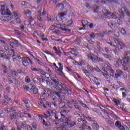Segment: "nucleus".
<instances>
[{
    "mask_svg": "<svg viewBox=\"0 0 130 130\" xmlns=\"http://www.w3.org/2000/svg\"><path fill=\"white\" fill-rule=\"evenodd\" d=\"M57 90H59V93L57 92L53 91V95L57 96V97H61V95L60 94H67L68 93V90L69 89V87H66V85H58L57 86H56Z\"/></svg>",
    "mask_w": 130,
    "mask_h": 130,
    "instance_id": "obj_1",
    "label": "nucleus"
},
{
    "mask_svg": "<svg viewBox=\"0 0 130 130\" xmlns=\"http://www.w3.org/2000/svg\"><path fill=\"white\" fill-rule=\"evenodd\" d=\"M6 41H7V43L10 44V46L14 48V47H17L18 46V41L16 40V39H12V38L9 37V39H6ZM21 47H23L24 48H26L27 47L26 44H19Z\"/></svg>",
    "mask_w": 130,
    "mask_h": 130,
    "instance_id": "obj_2",
    "label": "nucleus"
},
{
    "mask_svg": "<svg viewBox=\"0 0 130 130\" xmlns=\"http://www.w3.org/2000/svg\"><path fill=\"white\" fill-rule=\"evenodd\" d=\"M42 53L44 54L47 60H50V59H52L53 56L52 53H50V52L43 51Z\"/></svg>",
    "mask_w": 130,
    "mask_h": 130,
    "instance_id": "obj_3",
    "label": "nucleus"
},
{
    "mask_svg": "<svg viewBox=\"0 0 130 130\" xmlns=\"http://www.w3.org/2000/svg\"><path fill=\"white\" fill-rule=\"evenodd\" d=\"M40 81L41 83L44 86H49L50 85V82H49L48 80H47L45 78L42 77L40 79Z\"/></svg>",
    "mask_w": 130,
    "mask_h": 130,
    "instance_id": "obj_4",
    "label": "nucleus"
},
{
    "mask_svg": "<svg viewBox=\"0 0 130 130\" xmlns=\"http://www.w3.org/2000/svg\"><path fill=\"white\" fill-rule=\"evenodd\" d=\"M67 52H64V53L65 54V55H69V54H70V53H71V54H73V55H75V57H77V54H76V49L75 48H72V49H69L68 50H67Z\"/></svg>",
    "mask_w": 130,
    "mask_h": 130,
    "instance_id": "obj_5",
    "label": "nucleus"
},
{
    "mask_svg": "<svg viewBox=\"0 0 130 130\" xmlns=\"http://www.w3.org/2000/svg\"><path fill=\"white\" fill-rule=\"evenodd\" d=\"M17 12H13L11 15H9L8 16L5 17L4 21H11L12 19H13V17H14V16H17Z\"/></svg>",
    "mask_w": 130,
    "mask_h": 130,
    "instance_id": "obj_6",
    "label": "nucleus"
},
{
    "mask_svg": "<svg viewBox=\"0 0 130 130\" xmlns=\"http://www.w3.org/2000/svg\"><path fill=\"white\" fill-rule=\"evenodd\" d=\"M30 62H31V59H30L29 57H25L23 58L22 63L24 67H28Z\"/></svg>",
    "mask_w": 130,
    "mask_h": 130,
    "instance_id": "obj_7",
    "label": "nucleus"
},
{
    "mask_svg": "<svg viewBox=\"0 0 130 130\" xmlns=\"http://www.w3.org/2000/svg\"><path fill=\"white\" fill-rule=\"evenodd\" d=\"M97 56H95L92 54L91 53L87 55V57L88 59H91L93 62H96L97 61V58L96 57Z\"/></svg>",
    "mask_w": 130,
    "mask_h": 130,
    "instance_id": "obj_8",
    "label": "nucleus"
},
{
    "mask_svg": "<svg viewBox=\"0 0 130 130\" xmlns=\"http://www.w3.org/2000/svg\"><path fill=\"white\" fill-rule=\"evenodd\" d=\"M1 14L3 15V16H8V15H10V12L9 9L4 7L2 11Z\"/></svg>",
    "mask_w": 130,
    "mask_h": 130,
    "instance_id": "obj_9",
    "label": "nucleus"
},
{
    "mask_svg": "<svg viewBox=\"0 0 130 130\" xmlns=\"http://www.w3.org/2000/svg\"><path fill=\"white\" fill-rule=\"evenodd\" d=\"M119 15L118 17L119 18V20H123L124 19V12L122 11V10L120 9L119 10Z\"/></svg>",
    "mask_w": 130,
    "mask_h": 130,
    "instance_id": "obj_10",
    "label": "nucleus"
},
{
    "mask_svg": "<svg viewBox=\"0 0 130 130\" xmlns=\"http://www.w3.org/2000/svg\"><path fill=\"white\" fill-rule=\"evenodd\" d=\"M29 86L31 87L30 90H32L34 94H38V88L36 87H34V85H33L32 84H29Z\"/></svg>",
    "mask_w": 130,
    "mask_h": 130,
    "instance_id": "obj_11",
    "label": "nucleus"
},
{
    "mask_svg": "<svg viewBox=\"0 0 130 130\" xmlns=\"http://www.w3.org/2000/svg\"><path fill=\"white\" fill-rule=\"evenodd\" d=\"M9 82L11 84H15V85H18V81L16 80V78H11L9 79Z\"/></svg>",
    "mask_w": 130,
    "mask_h": 130,
    "instance_id": "obj_12",
    "label": "nucleus"
},
{
    "mask_svg": "<svg viewBox=\"0 0 130 130\" xmlns=\"http://www.w3.org/2000/svg\"><path fill=\"white\" fill-rule=\"evenodd\" d=\"M60 28L62 31H64L65 32H71V29H68L66 28V26L63 24L60 25Z\"/></svg>",
    "mask_w": 130,
    "mask_h": 130,
    "instance_id": "obj_13",
    "label": "nucleus"
},
{
    "mask_svg": "<svg viewBox=\"0 0 130 130\" xmlns=\"http://www.w3.org/2000/svg\"><path fill=\"white\" fill-rule=\"evenodd\" d=\"M90 80H92L96 86H99L100 85V83L98 82V79H97L96 77L92 76L90 78Z\"/></svg>",
    "mask_w": 130,
    "mask_h": 130,
    "instance_id": "obj_14",
    "label": "nucleus"
},
{
    "mask_svg": "<svg viewBox=\"0 0 130 130\" xmlns=\"http://www.w3.org/2000/svg\"><path fill=\"white\" fill-rule=\"evenodd\" d=\"M66 102H65L66 105H72V104H74V103H75V100H73L71 99L69 101L66 100Z\"/></svg>",
    "mask_w": 130,
    "mask_h": 130,
    "instance_id": "obj_15",
    "label": "nucleus"
},
{
    "mask_svg": "<svg viewBox=\"0 0 130 130\" xmlns=\"http://www.w3.org/2000/svg\"><path fill=\"white\" fill-rule=\"evenodd\" d=\"M82 24L84 28H85V27H88V24H89V22H88V20L84 19L82 20Z\"/></svg>",
    "mask_w": 130,
    "mask_h": 130,
    "instance_id": "obj_16",
    "label": "nucleus"
},
{
    "mask_svg": "<svg viewBox=\"0 0 130 130\" xmlns=\"http://www.w3.org/2000/svg\"><path fill=\"white\" fill-rule=\"evenodd\" d=\"M17 116H18V113H17V112H15L14 114H11L9 116V118L11 119V120H12V119H14V118H16Z\"/></svg>",
    "mask_w": 130,
    "mask_h": 130,
    "instance_id": "obj_17",
    "label": "nucleus"
},
{
    "mask_svg": "<svg viewBox=\"0 0 130 130\" xmlns=\"http://www.w3.org/2000/svg\"><path fill=\"white\" fill-rule=\"evenodd\" d=\"M53 49L58 56H61V52L60 51V49H59V50L58 51L57 48H56V47H54Z\"/></svg>",
    "mask_w": 130,
    "mask_h": 130,
    "instance_id": "obj_18",
    "label": "nucleus"
},
{
    "mask_svg": "<svg viewBox=\"0 0 130 130\" xmlns=\"http://www.w3.org/2000/svg\"><path fill=\"white\" fill-rule=\"evenodd\" d=\"M56 19L58 23H59V24H61V23H63V20L62 19V17H61L60 16H58V15H57L56 17Z\"/></svg>",
    "mask_w": 130,
    "mask_h": 130,
    "instance_id": "obj_19",
    "label": "nucleus"
},
{
    "mask_svg": "<svg viewBox=\"0 0 130 130\" xmlns=\"http://www.w3.org/2000/svg\"><path fill=\"white\" fill-rule=\"evenodd\" d=\"M74 105V107L76 108V109H78V110H81V108H80V106H79V104L78 103V102L77 101H75L74 103L73 104Z\"/></svg>",
    "mask_w": 130,
    "mask_h": 130,
    "instance_id": "obj_20",
    "label": "nucleus"
},
{
    "mask_svg": "<svg viewBox=\"0 0 130 130\" xmlns=\"http://www.w3.org/2000/svg\"><path fill=\"white\" fill-rule=\"evenodd\" d=\"M50 113L55 116V118L56 119H58V116H57V113H56V111L53 110L52 111L50 110Z\"/></svg>",
    "mask_w": 130,
    "mask_h": 130,
    "instance_id": "obj_21",
    "label": "nucleus"
},
{
    "mask_svg": "<svg viewBox=\"0 0 130 130\" xmlns=\"http://www.w3.org/2000/svg\"><path fill=\"white\" fill-rule=\"evenodd\" d=\"M38 13L41 16H44V15L46 14V11H45V10H44L43 9H41L38 11Z\"/></svg>",
    "mask_w": 130,
    "mask_h": 130,
    "instance_id": "obj_22",
    "label": "nucleus"
},
{
    "mask_svg": "<svg viewBox=\"0 0 130 130\" xmlns=\"http://www.w3.org/2000/svg\"><path fill=\"white\" fill-rule=\"evenodd\" d=\"M122 75V72L120 70H117L115 73L116 78H118V77H120Z\"/></svg>",
    "mask_w": 130,
    "mask_h": 130,
    "instance_id": "obj_23",
    "label": "nucleus"
},
{
    "mask_svg": "<svg viewBox=\"0 0 130 130\" xmlns=\"http://www.w3.org/2000/svg\"><path fill=\"white\" fill-rule=\"evenodd\" d=\"M22 102L24 103L25 107L27 108L30 107V104H29V101L27 100H22Z\"/></svg>",
    "mask_w": 130,
    "mask_h": 130,
    "instance_id": "obj_24",
    "label": "nucleus"
},
{
    "mask_svg": "<svg viewBox=\"0 0 130 130\" xmlns=\"http://www.w3.org/2000/svg\"><path fill=\"white\" fill-rule=\"evenodd\" d=\"M50 113H51L50 110H49V111L46 112L44 114V117H45V118H48V117H50V116L51 115Z\"/></svg>",
    "mask_w": 130,
    "mask_h": 130,
    "instance_id": "obj_25",
    "label": "nucleus"
},
{
    "mask_svg": "<svg viewBox=\"0 0 130 130\" xmlns=\"http://www.w3.org/2000/svg\"><path fill=\"white\" fill-rule=\"evenodd\" d=\"M56 72L59 76H63L64 75L63 72H62V69H57Z\"/></svg>",
    "mask_w": 130,
    "mask_h": 130,
    "instance_id": "obj_26",
    "label": "nucleus"
},
{
    "mask_svg": "<svg viewBox=\"0 0 130 130\" xmlns=\"http://www.w3.org/2000/svg\"><path fill=\"white\" fill-rule=\"evenodd\" d=\"M73 62L74 63V64H75L76 66H82L83 63H84V61H83V60H81V61L80 62H78L76 60H73Z\"/></svg>",
    "mask_w": 130,
    "mask_h": 130,
    "instance_id": "obj_27",
    "label": "nucleus"
},
{
    "mask_svg": "<svg viewBox=\"0 0 130 130\" xmlns=\"http://www.w3.org/2000/svg\"><path fill=\"white\" fill-rule=\"evenodd\" d=\"M66 16H67V13L66 12L60 13L58 14V16L60 17L62 19H63Z\"/></svg>",
    "mask_w": 130,
    "mask_h": 130,
    "instance_id": "obj_28",
    "label": "nucleus"
},
{
    "mask_svg": "<svg viewBox=\"0 0 130 130\" xmlns=\"http://www.w3.org/2000/svg\"><path fill=\"white\" fill-rule=\"evenodd\" d=\"M56 8L59 9V10H63V8H64V5H63V4H58L56 6Z\"/></svg>",
    "mask_w": 130,
    "mask_h": 130,
    "instance_id": "obj_29",
    "label": "nucleus"
},
{
    "mask_svg": "<svg viewBox=\"0 0 130 130\" xmlns=\"http://www.w3.org/2000/svg\"><path fill=\"white\" fill-rule=\"evenodd\" d=\"M8 55H10V56H14V55L15 54V52H14V50H9L8 51Z\"/></svg>",
    "mask_w": 130,
    "mask_h": 130,
    "instance_id": "obj_30",
    "label": "nucleus"
},
{
    "mask_svg": "<svg viewBox=\"0 0 130 130\" xmlns=\"http://www.w3.org/2000/svg\"><path fill=\"white\" fill-rule=\"evenodd\" d=\"M17 15H15V20L16 22V23H20L21 22V19L19 18L18 17V12H17Z\"/></svg>",
    "mask_w": 130,
    "mask_h": 130,
    "instance_id": "obj_31",
    "label": "nucleus"
},
{
    "mask_svg": "<svg viewBox=\"0 0 130 130\" xmlns=\"http://www.w3.org/2000/svg\"><path fill=\"white\" fill-rule=\"evenodd\" d=\"M108 72L110 76H111L112 77H113L114 76V72L113 71V70H112V68H110Z\"/></svg>",
    "mask_w": 130,
    "mask_h": 130,
    "instance_id": "obj_32",
    "label": "nucleus"
},
{
    "mask_svg": "<svg viewBox=\"0 0 130 130\" xmlns=\"http://www.w3.org/2000/svg\"><path fill=\"white\" fill-rule=\"evenodd\" d=\"M92 127H93V128H97V127H99V125L97 124V122H96V121H92Z\"/></svg>",
    "mask_w": 130,
    "mask_h": 130,
    "instance_id": "obj_33",
    "label": "nucleus"
},
{
    "mask_svg": "<svg viewBox=\"0 0 130 130\" xmlns=\"http://www.w3.org/2000/svg\"><path fill=\"white\" fill-rule=\"evenodd\" d=\"M111 17L112 19H117V15H116V12H114L112 14H111Z\"/></svg>",
    "mask_w": 130,
    "mask_h": 130,
    "instance_id": "obj_34",
    "label": "nucleus"
},
{
    "mask_svg": "<svg viewBox=\"0 0 130 130\" xmlns=\"http://www.w3.org/2000/svg\"><path fill=\"white\" fill-rule=\"evenodd\" d=\"M105 35V32H103V33L98 32V33H96V36L98 37H104Z\"/></svg>",
    "mask_w": 130,
    "mask_h": 130,
    "instance_id": "obj_35",
    "label": "nucleus"
},
{
    "mask_svg": "<svg viewBox=\"0 0 130 130\" xmlns=\"http://www.w3.org/2000/svg\"><path fill=\"white\" fill-rule=\"evenodd\" d=\"M113 102L116 104V105H119L120 104V102L119 101L117 100V99H114L113 100Z\"/></svg>",
    "mask_w": 130,
    "mask_h": 130,
    "instance_id": "obj_36",
    "label": "nucleus"
},
{
    "mask_svg": "<svg viewBox=\"0 0 130 130\" xmlns=\"http://www.w3.org/2000/svg\"><path fill=\"white\" fill-rule=\"evenodd\" d=\"M57 24H56V23H55L53 25H52L50 27V30H54V29H56V28H57Z\"/></svg>",
    "mask_w": 130,
    "mask_h": 130,
    "instance_id": "obj_37",
    "label": "nucleus"
},
{
    "mask_svg": "<svg viewBox=\"0 0 130 130\" xmlns=\"http://www.w3.org/2000/svg\"><path fill=\"white\" fill-rule=\"evenodd\" d=\"M103 12L104 13V14H105V15H106V16H109V15H111V13L108 12V11H107L105 9L103 10Z\"/></svg>",
    "mask_w": 130,
    "mask_h": 130,
    "instance_id": "obj_38",
    "label": "nucleus"
},
{
    "mask_svg": "<svg viewBox=\"0 0 130 130\" xmlns=\"http://www.w3.org/2000/svg\"><path fill=\"white\" fill-rule=\"evenodd\" d=\"M123 9H124V12L126 13L127 16H128V17H129V18H130V13L129 12H128V10H127V9H125V7L124 6V7H123Z\"/></svg>",
    "mask_w": 130,
    "mask_h": 130,
    "instance_id": "obj_39",
    "label": "nucleus"
},
{
    "mask_svg": "<svg viewBox=\"0 0 130 130\" xmlns=\"http://www.w3.org/2000/svg\"><path fill=\"white\" fill-rule=\"evenodd\" d=\"M51 80L52 81L53 84H54L55 85H57L58 84V81H57V79H55L54 78H51Z\"/></svg>",
    "mask_w": 130,
    "mask_h": 130,
    "instance_id": "obj_40",
    "label": "nucleus"
},
{
    "mask_svg": "<svg viewBox=\"0 0 130 130\" xmlns=\"http://www.w3.org/2000/svg\"><path fill=\"white\" fill-rule=\"evenodd\" d=\"M47 20L48 22H49V21H50L51 22H53V17L50 16L49 15H48Z\"/></svg>",
    "mask_w": 130,
    "mask_h": 130,
    "instance_id": "obj_41",
    "label": "nucleus"
},
{
    "mask_svg": "<svg viewBox=\"0 0 130 130\" xmlns=\"http://www.w3.org/2000/svg\"><path fill=\"white\" fill-rule=\"evenodd\" d=\"M44 69L46 71V72L48 73V74H51V70H50V69H49V68L47 67H44Z\"/></svg>",
    "mask_w": 130,
    "mask_h": 130,
    "instance_id": "obj_42",
    "label": "nucleus"
},
{
    "mask_svg": "<svg viewBox=\"0 0 130 130\" xmlns=\"http://www.w3.org/2000/svg\"><path fill=\"white\" fill-rule=\"evenodd\" d=\"M31 11L27 10L23 12L24 15H31Z\"/></svg>",
    "mask_w": 130,
    "mask_h": 130,
    "instance_id": "obj_43",
    "label": "nucleus"
},
{
    "mask_svg": "<svg viewBox=\"0 0 130 130\" xmlns=\"http://www.w3.org/2000/svg\"><path fill=\"white\" fill-rule=\"evenodd\" d=\"M56 68L58 70H62V65H61V63H58Z\"/></svg>",
    "mask_w": 130,
    "mask_h": 130,
    "instance_id": "obj_44",
    "label": "nucleus"
},
{
    "mask_svg": "<svg viewBox=\"0 0 130 130\" xmlns=\"http://www.w3.org/2000/svg\"><path fill=\"white\" fill-rule=\"evenodd\" d=\"M119 62H122V60H120L119 59H118V61H117L116 63V67L117 68H119Z\"/></svg>",
    "mask_w": 130,
    "mask_h": 130,
    "instance_id": "obj_45",
    "label": "nucleus"
},
{
    "mask_svg": "<svg viewBox=\"0 0 130 130\" xmlns=\"http://www.w3.org/2000/svg\"><path fill=\"white\" fill-rule=\"evenodd\" d=\"M104 57H105V58H111V56L108 54H103Z\"/></svg>",
    "mask_w": 130,
    "mask_h": 130,
    "instance_id": "obj_46",
    "label": "nucleus"
},
{
    "mask_svg": "<svg viewBox=\"0 0 130 130\" xmlns=\"http://www.w3.org/2000/svg\"><path fill=\"white\" fill-rule=\"evenodd\" d=\"M82 41V38H77L76 43L77 44H79V43H81V42Z\"/></svg>",
    "mask_w": 130,
    "mask_h": 130,
    "instance_id": "obj_47",
    "label": "nucleus"
},
{
    "mask_svg": "<svg viewBox=\"0 0 130 130\" xmlns=\"http://www.w3.org/2000/svg\"><path fill=\"white\" fill-rule=\"evenodd\" d=\"M115 125L117 127H119L121 125V124L120 123V121H117L115 123Z\"/></svg>",
    "mask_w": 130,
    "mask_h": 130,
    "instance_id": "obj_48",
    "label": "nucleus"
},
{
    "mask_svg": "<svg viewBox=\"0 0 130 130\" xmlns=\"http://www.w3.org/2000/svg\"><path fill=\"white\" fill-rule=\"evenodd\" d=\"M108 25L111 28V29H113L114 28V25L112 24V22H109L108 23Z\"/></svg>",
    "mask_w": 130,
    "mask_h": 130,
    "instance_id": "obj_49",
    "label": "nucleus"
},
{
    "mask_svg": "<svg viewBox=\"0 0 130 130\" xmlns=\"http://www.w3.org/2000/svg\"><path fill=\"white\" fill-rule=\"evenodd\" d=\"M103 76H104L106 80H109V79H110V77L109 76V75H107L106 73H104Z\"/></svg>",
    "mask_w": 130,
    "mask_h": 130,
    "instance_id": "obj_50",
    "label": "nucleus"
},
{
    "mask_svg": "<svg viewBox=\"0 0 130 130\" xmlns=\"http://www.w3.org/2000/svg\"><path fill=\"white\" fill-rule=\"evenodd\" d=\"M121 33L122 34V35H125L126 34V31H125V29L124 28H122L121 29Z\"/></svg>",
    "mask_w": 130,
    "mask_h": 130,
    "instance_id": "obj_51",
    "label": "nucleus"
},
{
    "mask_svg": "<svg viewBox=\"0 0 130 130\" xmlns=\"http://www.w3.org/2000/svg\"><path fill=\"white\" fill-rule=\"evenodd\" d=\"M42 75H43L44 76H45V77H46V78H49V77H50V74H49L50 73H46L45 72H43V73H42Z\"/></svg>",
    "mask_w": 130,
    "mask_h": 130,
    "instance_id": "obj_52",
    "label": "nucleus"
},
{
    "mask_svg": "<svg viewBox=\"0 0 130 130\" xmlns=\"http://www.w3.org/2000/svg\"><path fill=\"white\" fill-rule=\"evenodd\" d=\"M30 82H31V79H30V77H26L25 78V82L26 83H30Z\"/></svg>",
    "mask_w": 130,
    "mask_h": 130,
    "instance_id": "obj_53",
    "label": "nucleus"
},
{
    "mask_svg": "<svg viewBox=\"0 0 130 130\" xmlns=\"http://www.w3.org/2000/svg\"><path fill=\"white\" fill-rule=\"evenodd\" d=\"M0 57H1V58H4V57H5V55L4 54V51L3 50L0 51Z\"/></svg>",
    "mask_w": 130,
    "mask_h": 130,
    "instance_id": "obj_54",
    "label": "nucleus"
},
{
    "mask_svg": "<svg viewBox=\"0 0 130 130\" xmlns=\"http://www.w3.org/2000/svg\"><path fill=\"white\" fill-rule=\"evenodd\" d=\"M67 23L68 24L67 25V26H71V25L73 24V20L70 19V20H69Z\"/></svg>",
    "mask_w": 130,
    "mask_h": 130,
    "instance_id": "obj_55",
    "label": "nucleus"
},
{
    "mask_svg": "<svg viewBox=\"0 0 130 130\" xmlns=\"http://www.w3.org/2000/svg\"><path fill=\"white\" fill-rule=\"evenodd\" d=\"M61 128V125L59 127H55L51 128V130H60Z\"/></svg>",
    "mask_w": 130,
    "mask_h": 130,
    "instance_id": "obj_56",
    "label": "nucleus"
},
{
    "mask_svg": "<svg viewBox=\"0 0 130 130\" xmlns=\"http://www.w3.org/2000/svg\"><path fill=\"white\" fill-rule=\"evenodd\" d=\"M79 103H80L81 105H82L83 107H84L85 108H88V107L87 106V105H86V104H83V102L80 101Z\"/></svg>",
    "mask_w": 130,
    "mask_h": 130,
    "instance_id": "obj_57",
    "label": "nucleus"
},
{
    "mask_svg": "<svg viewBox=\"0 0 130 130\" xmlns=\"http://www.w3.org/2000/svg\"><path fill=\"white\" fill-rule=\"evenodd\" d=\"M43 125H45L47 127H48V123H47L46 121L45 120L43 119V122H42Z\"/></svg>",
    "mask_w": 130,
    "mask_h": 130,
    "instance_id": "obj_58",
    "label": "nucleus"
},
{
    "mask_svg": "<svg viewBox=\"0 0 130 130\" xmlns=\"http://www.w3.org/2000/svg\"><path fill=\"white\" fill-rule=\"evenodd\" d=\"M115 36H116V37H119V36H120L119 35V31L117 30L115 31Z\"/></svg>",
    "mask_w": 130,
    "mask_h": 130,
    "instance_id": "obj_59",
    "label": "nucleus"
},
{
    "mask_svg": "<svg viewBox=\"0 0 130 130\" xmlns=\"http://www.w3.org/2000/svg\"><path fill=\"white\" fill-rule=\"evenodd\" d=\"M119 45L121 47L120 49H123V47H124L125 45L122 43H119Z\"/></svg>",
    "mask_w": 130,
    "mask_h": 130,
    "instance_id": "obj_60",
    "label": "nucleus"
},
{
    "mask_svg": "<svg viewBox=\"0 0 130 130\" xmlns=\"http://www.w3.org/2000/svg\"><path fill=\"white\" fill-rule=\"evenodd\" d=\"M96 60H98V61H103V59L101 58V57H99L98 56H96Z\"/></svg>",
    "mask_w": 130,
    "mask_h": 130,
    "instance_id": "obj_61",
    "label": "nucleus"
},
{
    "mask_svg": "<svg viewBox=\"0 0 130 130\" xmlns=\"http://www.w3.org/2000/svg\"><path fill=\"white\" fill-rule=\"evenodd\" d=\"M5 8V6L0 4V13L3 11V9Z\"/></svg>",
    "mask_w": 130,
    "mask_h": 130,
    "instance_id": "obj_62",
    "label": "nucleus"
},
{
    "mask_svg": "<svg viewBox=\"0 0 130 130\" xmlns=\"http://www.w3.org/2000/svg\"><path fill=\"white\" fill-rule=\"evenodd\" d=\"M11 75H12L13 76H17L18 75V73H17V72H15V71H12L11 72Z\"/></svg>",
    "mask_w": 130,
    "mask_h": 130,
    "instance_id": "obj_63",
    "label": "nucleus"
},
{
    "mask_svg": "<svg viewBox=\"0 0 130 130\" xmlns=\"http://www.w3.org/2000/svg\"><path fill=\"white\" fill-rule=\"evenodd\" d=\"M34 82L35 83V84H37V83H38V78H34Z\"/></svg>",
    "mask_w": 130,
    "mask_h": 130,
    "instance_id": "obj_64",
    "label": "nucleus"
}]
</instances>
